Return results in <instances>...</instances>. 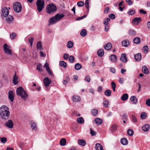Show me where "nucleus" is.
Masks as SVG:
<instances>
[{
    "mask_svg": "<svg viewBox=\"0 0 150 150\" xmlns=\"http://www.w3.org/2000/svg\"><path fill=\"white\" fill-rule=\"evenodd\" d=\"M10 112L8 108L6 105H3L0 108V116L5 120L8 119L10 116Z\"/></svg>",
    "mask_w": 150,
    "mask_h": 150,
    "instance_id": "obj_1",
    "label": "nucleus"
},
{
    "mask_svg": "<svg viewBox=\"0 0 150 150\" xmlns=\"http://www.w3.org/2000/svg\"><path fill=\"white\" fill-rule=\"evenodd\" d=\"M16 93L18 96H20L23 100H25L26 98L28 96L27 92L22 87L20 86L17 88Z\"/></svg>",
    "mask_w": 150,
    "mask_h": 150,
    "instance_id": "obj_2",
    "label": "nucleus"
},
{
    "mask_svg": "<svg viewBox=\"0 0 150 150\" xmlns=\"http://www.w3.org/2000/svg\"><path fill=\"white\" fill-rule=\"evenodd\" d=\"M57 8L55 5L53 4H50L47 6L46 11L49 14H51L56 11Z\"/></svg>",
    "mask_w": 150,
    "mask_h": 150,
    "instance_id": "obj_3",
    "label": "nucleus"
},
{
    "mask_svg": "<svg viewBox=\"0 0 150 150\" xmlns=\"http://www.w3.org/2000/svg\"><path fill=\"white\" fill-rule=\"evenodd\" d=\"M45 2L44 0H37L36 6L37 9L39 12H40L44 7Z\"/></svg>",
    "mask_w": 150,
    "mask_h": 150,
    "instance_id": "obj_4",
    "label": "nucleus"
},
{
    "mask_svg": "<svg viewBox=\"0 0 150 150\" xmlns=\"http://www.w3.org/2000/svg\"><path fill=\"white\" fill-rule=\"evenodd\" d=\"M13 7L14 10L17 13H19L21 11L22 7L21 4L16 2L13 4Z\"/></svg>",
    "mask_w": 150,
    "mask_h": 150,
    "instance_id": "obj_5",
    "label": "nucleus"
},
{
    "mask_svg": "<svg viewBox=\"0 0 150 150\" xmlns=\"http://www.w3.org/2000/svg\"><path fill=\"white\" fill-rule=\"evenodd\" d=\"M3 48L4 49V52L5 53L11 55L12 54L11 51L10 49L11 47L6 44L4 45Z\"/></svg>",
    "mask_w": 150,
    "mask_h": 150,
    "instance_id": "obj_6",
    "label": "nucleus"
},
{
    "mask_svg": "<svg viewBox=\"0 0 150 150\" xmlns=\"http://www.w3.org/2000/svg\"><path fill=\"white\" fill-rule=\"evenodd\" d=\"M48 25L49 26L53 25L58 22L55 16H52L50 18L48 21Z\"/></svg>",
    "mask_w": 150,
    "mask_h": 150,
    "instance_id": "obj_7",
    "label": "nucleus"
},
{
    "mask_svg": "<svg viewBox=\"0 0 150 150\" xmlns=\"http://www.w3.org/2000/svg\"><path fill=\"white\" fill-rule=\"evenodd\" d=\"M14 93L13 91L10 90L8 92V98L11 102L13 101Z\"/></svg>",
    "mask_w": 150,
    "mask_h": 150,
    "instance_id": "obj_8",
    "label": "nucleus"
},
{
    "mask_svg": "<svg viewBox=\"0 0 150 150\" xmlns=\"http://www.w3.org/2000/svg\"><path fill=\"white\" fill-rule=\"evenodd\" d=\"M43 82L45 86L48 87L51 82V81L48 77H45L43 80Z\"/></svg>",
    "mask_w": 150,
    "mask_h": 150,
    "instance_id": "obj_9",
    "label": "nucleus"
},
{
    "mask_svg": "<svg viewBox=\"0 0 150 150\" xmlns=\"http://www.w3.org/2000/svg\"><path fill=\"white\" fill-rule=\"evenodd\" d=\"M30 127L33 130L36 131L37 130L36 124L33 121H31L30 123Z\"/></svg>",
    "mask_w": 150,
    "mask_h": 150,
    "instance_id": "obj_10",
    "label": "nucleus"
},
{
    "mask_svg": "<svg viewBox=\"0 0 150 150\" xmlns=\"http://www.w3.org/2000/svg\"><path fill=\"white\" fill-rule=\"evenodd\" d=\"M4 124L6 126L10 129L12 128L13 126V123L12 121L11 120H8Z\"/></svg>",
    "mask_w": 150,
    "mask_h": 150,
    "instance_id": "obj_11",
    "label": "nucleus"
},
{
    "mask_svg": "<svg viewBox=\"0 0 150 150\" xmlns=\"http://www.w3.org/2000/svg\"><path fill=\"white\" fill-rule=\"evenodd\" d=\"M120 60L124 63H125L127 62V59L125 54L123 53L121 54L120 58Z\"/></svg>",
    "mask_w": 150,
    "mask_h": 150,
    "instance_id": "obj_12",
    "label": "nucleus"
},
{
    "mask_svg": "<svg viewBox=\"0 0 150 150\" xmlns=\"http://www.w3.org/2000/svg\"><path fill=\"white\" fill-rule=\"evenodd\" d=\"M54 16L57 21L58 22L64 16V15L63 14L60 13H57Z\"/></svg>",
    "mask_w": 150,
    "mask_h": 150,
    "instance_id": "obj_13",
    "label": "nucleus"
},
{
    "mask_svg": "<svg viewBox=\"0 0 150 150\" xmlns=\"http://www.w3.org/2000/svg\"><path fill=\"white\" fill-rule=\"evenodd\" d=\"M2 12L4 17H6L8 16L9 13V11L6 7H4L2 8Z\"/></svg>",
    "mask_w": 150,
    "mask_h": 150,
    "instance_id": "obj_14",
    "label": "nucleus"
},
{
    "mask_svg": "<svg viewBox=\"0 0 150 150\" xmlns=\"http://www.w3.org/2000/svg\"><path fill=\"white\" fill-rule=\"evenodd\" d=\"M141 20L140 18H135L133 19L132 23L135 25H137L138 23L141 22Z\"/></svg>",
    "mask_w": 150,
    "mask_h": 150,
    "instance_id": "obj_15",
    "label": "nucleus"
},
{
    "mask_svg": "<svg viewBox=\"0 0 150 150\" xmlns=\"http://www.w3.org/2000/svg\"><path fill=\"white\" fill-rule=\"evenodd\" d=\"M18 77L16 76V73L15 72V74L13 75V82L15 85L18 83Z\"/></svg>",
    "mask_w": 150,
    "mask_h": 150,
    "instance_id": "obj_16",
    "label": "nucleus"
},
{
    "mask_svg": "<svg viewBox=\"0 0 150 150\" xmlns=\"http://www.w3.org/2000/svg\"><path fill=\"white\" fill-rule=\"evenodd\" d=\"M72 99L74 102H77L80 101L81 98L79 96L75 95L72 97Z\"/></svg>",
    "mask_w": 150,
    "mask_h": 150,
    "instance_id": "obj_17",
    "label": "nucleus"
},
{
    "mask_svg": "<svg viewBox=\"0 0 150 150\" xmlns=\"http://www.w3.org/2000/svg\"><path fill=\"white\" fill-rule=\"evenodd\" d=\"M134 59L137 61H139L141 59V54L140 53L136 54L134 55Z\"/></svg>",
    "mask_w": 150,
    "mask_h": 150,
    "instance_id": "obj_18",
    "label": "nucleus"
},
{
    "mask_svg": "<svg viewBox=\"0 0 150 150\" xmlns=\"http://www.w3.org/2000/svg\"><path fill=\"white\" fill-rule=\"evenodd\" d=\"M109 59L111 61L115 63L116 62L117 56L115 54H112L110 56Z\"/></svg>",
    "mask_w": 150,
    "mask_h": 150,
    "instance_id": "obj_19",
    "label": "nucleus"
},
{
    "mask_svg": "<svg viewBox=\"0 0 150 150\" xmlns=\"http://www.w3.org/2000/svg\"><path fill=\"white\" fill-rule=\"evenodd\" d=\"M149 127L150 126L149 124H146L142 127V129L144 131L147 132L149 130Z\"/></svg>",
    "mask_w": 150,
    "mask_h": 150,
    "instance_id": "obj_20",
    "label": "nucleus"
},
{
    "mask_svg": "<svg viewBox=\"0 0 150 150\" xmlns=\"http://www.w3.org/2000/svg\"><path fill=\"white\" fill-rule=\"evenodd\" d=\"M95 149L96 150H103V149L102 146L99 143L96 144Z\"/></svg>",
    "mask_w": 150,
    "mask_h": 150,
    "instance_id": "obj_21",
    "label": "nucleus"
},
{
    "mask_svg": "<svg viewBox=\"0 0 150 150\" xmlns=\"http://www.w3.org/2000/svg\"><path fill=\"white\" fill-rule=\"evenodd\" d=\"M112 47V44L108 42L107 43L105 46H104V47L105 49L107 50H109L111 49Z\"/></svg>",
    "mask_w": 150,
    "mask_h": 150,
    "instance_id": "obj_22",
    "label": "nucleus"
},
{
    "mask_svg": "<svg viewBox=\"0 0 150 150\" xmlns=\"http://www.w3.org/2000/svg\"><path fill=\"white\" fill-rule=\"evenodd\" d=\"M142 71L143 73L147 74L149 73L148 69L145 66H144L142 67Z\"/></svg>",
    "mask_w": 150,
    "mask_h": 150,
    "instance_id": "obj_23",
    "label": "nucleus"
},
{
    "mask_svg": "<svg viewBox=\"0 0 150 150\" xmlns=\"http://www.w3.org/2000/svg\"><path fill=\"white\" fill-rule=\"evenodd\" d=\"M121 143L123 145H126L128 143V141L127 139L125 138H122L120 140Z\"/></svg>",
    "mask_w": 150,
    "mask_h": 150,
    "instance_id": "obj_24",
    "label": "nucleus"
},
{
    "mask_svg": "<svg viewBox=\"0 0 150 150\" xmlns=\"http://www.w3.org/2000/svg\"><path fill=\"white\" fill-rule=\"evenodd\" d=\"M122 45L125 47H127L129 45V41L127 40H124L122 42Z\"/></svg>",
    "mask_w": 150,
    "mask_h": 150,
    "instance_id": "obj_25",
    "label": "nucleus"
},
{
    "mask_svg": "<svg viewBox=\"0 0 150 150\" xmlns=\"http://www.w3.org/2000/svg\"><path fill=\"white\" fill-rule=\"evenodd\" d=\"M97 54L99 56H103L104 54V52L103 50L102 49H99L98 51Z\"/></svg>",
    "mask_w": 150,
    "mask_h": 150,
    "instance_id": "obj_26",
    "label": "nucleus"
},
{
    "mask_svg": "<svg viewBox=\"0 0 150 150\" xmlns=\"http://www.w3.org/2000/svg\"><path fill=\"white\" fill-rule=\"evenodd\" d=\"M96 123L98 125H100L102 122V120L101 119L99 118H96L95 120Z\"/></svg>",
    "mask_w": 150,
    "mask_h": 150,
    "instance_id": "obj_27",
    "label": "nucleus"
},
{
    "mask_svg": "<svg viewBox=\"0 0 150 150\" xmlns=\"http://www.w3.org/2000/svg\"><path fill=\"white\" fill-rule=\"evenodd\" d=\"M78 143L79 144L84 146L86 144V141L84 139H79Z\"/></svg>",
    "mask_w": 150,
    "mask_h": 150,
    "instance_id": "obj_28",
    "label": "nucleus"
},
{
    "mask_svg": "<svg viewBox=\"0 0 150 150\" xmlns=\"http://www.w3.org/2000/svg\"><path fill=\"white\" fill-rule=\"evenodd\" d=\"M130 100L133 102L134 104H136L137 102V99L134 96H133L131 97Z\"/></svg>",
    "mask_w": 150,
    "mask_h": 150,
    "instance_id": "obj_29",
    "label": "nucleus"
},
{
    "mask_svg": "<svg viewBox=\"0 0 150 150\" xmlns=\"http://www.w3.org/2000/svg\"><path fill=\"white\" fill-rule=\"evenodd\" d=\"M117 128V126L116 124H113L111 127V131L112 132H115L116 131Z\"/></svg>",
    "mask_w": 150,
    "mask_h": 150,
    "instance_id": "obj_30",
    "label": "nucleus"
},
{
    "mask_svg": "<svg viewBox=\"0 0 150 150\" xmlns=\"http://www.w3.org/2000/svg\"><path fill=\"white\" fill-rule=\"evenodd\" d=\"M128 95L127 93H125L122 96L121 98L122 100L123 101L126 100L128 98Z\"/></svg>",
    "mask_w": 150,
    "mask_h": 150,
    "instance_id": "obj_31",
    "label": "nucleus"
},
{
    "mask_svg": "<svg viewBox=\"0 0 150 150\" xmlns=\"http://www.w3.org/2000/svg\"><path fill=\"white\" fill-rule=\"evenodd\" d=\"M66 139L63 138L61 139L60 142V144L62 146H64L66 145Z\"/></svg>",
    "mask_w": 150,
    "mask_h": 150,
    "instance_id": "obj_32",
    "label": "nucleus"
},
{
    "mask_svg": "<svg viewBox=\"0 0 150 150\" xmlns=\"http://www.w3.org/2000/svg\"><path fill=\"white\" fill-rule=\"evenodd\" d=\"M82 37H84L87 35V31L85 29H83L80 33Z\"/></svg>",
    "mask_w": 150,
    "mask_h": 150,
    "instance_id": "obj_33",
    "label": "nucleus"
},
{
    "mask_svg": "<svg viewBox=\"0 0 150 150\" xmlns=\"http://www.w3.org/2000/svg\"><path fill=\"white\" fill-rule=\"evenodd\" d=\"M74 45L73 43L71 41H69L67 43V46L69 48H72Z\"/></svg>",
    "mask_w": 150,
    "mask_h": 150,
    "instance_id": "obj_34",
    "label": "nucleus"
},
{
    "mask_svg": "<svg viewBox=\"0 0 150 150\" xmlns=\"http://www.w3.org/2000/svg\"><path fill=\"white\" fill-rule=\"evenodd\" d=\"M133 41L135 43L138 44L140 42V39L138 37H135Z\"/></svg>",
    "mask_w": 150,
    "mask_h": 150,
    "instance_id": "obj_35",
    "label": "nucleus"
},
{
    "mask_svg": "<svg viewBox=\"0 0 150 150\" xmlns=\"http://www.w3.org/2000/svg\"><path fill=\"white\" fill-rule=\"evenodd\" d=\"M60 65L64 68H66L67 67V64L66 62L64 61H61L59 62Z\"/></svg>",
    "mask_w": 150,
    "mask_h": 150,
    "instance_id": "obj_36",
    "label": "nucleus"
},
{
    "mask_svg": "<svg viewBox=\"0 0 150 150\" xmlns=\"http://www.w3.org/2000/svg\"><path fill=\"white\" fill-rule=\"evenodd\" d=\"M81 67V65L79 63H76L75 65V68L76 70H79Z\"/></svg>",
    "mask_w": 150,
    "mask_h": 150,
    "instance_id": "obj_37",
    "label": "nucleus"
},
{
    "mask_svg": "<svg viewBox=\"0 0 150 150\" xmlns=\"http://www.w3.org/2000/svg\"><path fill=\"white\" fill-rule=\"evenodd\" d=\"M36 47L38 49H39L40 50L42 49L41 42L40 41H39L37 42V44Z\"/></svg>",
    "mask_w": 150,
    "mask_h": 150,
    "instance_id": "obj_38",
    "label": "nucleus"
},
{
    "mask_svg": "<svg viewBox=\"0 0 150 150\" xmlns=\"http://www.w3.org/2000/svg\"><path fill=\"white\" fill-rule=\"evenodd\" d=\"M77 121L79 124H81L84 122V120L82 117H80L77 119Z\"/></svg>",
    "mask_w": 150,
    "mask_h": 150,
    "instance_id": "obj_39",
    "label": "nucleus"
},
{
    "mask_svg": "<svg viewBox=\"0 0 150 150\" xmlns=\"http://www.w3.org/2000/svg\"><path fill=\"white\" fill-rule=\"evenodd\" d=\"M111 91L109 89L106 90L105 92V95L107 96H110L111 95Z\"/></svg>",
    "mask_w": 150,
    "mask_h": 150,
    "instance_id": "obj_40",
    "label": "nucleus"
},
{
    "mask_svg": "<svg viewBox=\"0 0 150 150\" xmlns=\"http://www.w3.org/2000/svg\"><path fill=\"white\" fill-rule=\"evenodd\" d=\"M37 69L39 71H42V65L41 64H38L37 65Z\"/></svg>",
    "mask_w": 150,
    "mask_h": 150,
    "instance_id": "obj_41",
    "label": "nucleus"
},
{
    "mask_svg": "<svg viewBox=\"0 0 150 150\" xmlns=\"http://www.w3.org/2000/svg\"><path fill=\"white\" fill-rule=\"evenodd\" d=\"M135 11L134 10L130 9L127 12V14L129 15H132L135 13Z\"/></svg>",
    "mask_w": 150,
    "mask_h": 150,
    "instance_id": "obj_42",
    "label": "nucleus"
},
{
    "mask_svg": "<svg viewBox=\"0 0 150 150\" xmlns=\"http://www.w3.org/2000/svg\"><path fill=\"white\" fill-rule=\"evenodd\" d=\"M13 20V17L11 16H9L6 19V20L7 21L8 23H10Z\"/></svg>",
    "mask_w": 150,
    "mask_h": 150,
    "instance_id": "obj_43",
    "label": "nucleus"
},
{
    "mask_svg": "<svg viewBox=\"0 0 150 150\" xmlns=\"http://www.w3.org/2000/svg\"><path fill=\"white\" fill-rule=\"evenodd\" d=\"M147 115L145 112H143L141 113L140 117L142 119H145Z\"/></svg>",
    "mask_w": 150,
    "mask_h": 150,
    "instance_id": "obj_44",
    "label": "nucleus"
},
{
    "mask_svg": "<svg viewBox=\"0 0 150 150\" xmlns=\"http://www.w3.org/2000/svg\"><path fill=\"white\" fill-rule=\"evenodd\" d=\"M92 113L94 116H96L98 113V111L97 109H93L92 110Z\"/></svg>",
    "mask_w": 150,
    "mask_h": 150,
    "instance_id": "obj_45",
    "label": "nucleus"
},
{
    "mask_svg": "<svg viewBox=\"0 0 150 150\" xmlns=\"http://www.w3.org/2000/svg\"><path fill=\"white\" fill-rule=\"evenodd\" d=\"M111 85L112 88L114 91H115V88L116 85L114 81H112L111 83Z\"/></svg>",
    "mask_w": 150,
    "mask_h": 150,
    "instance_id": "obj_46",
    "label": "nucleus"
},
{
    "mask_svg": "<svg viewBox=\"0 0 150 150\" xmlns=\"http://www.w3.org/2000/svg\"><path fill=\"white\" fill-rule=\"evenodd\" d=\"M89 0H86L85 3V5L88 11H89Z\"/></svg>",
    "mask_w": 150,
    "mask_h": 150,
    "instance_id": "obj_47",
    "label": "nucleus"
},
{
    "mask_svg": "<svg viewBox=\"0 0 150 150\" xmlns=\"http://www.w3.org/2000/svg\"><path fill=\"white\" fill-rule=\"evenodd\" d=\"M129 34L131 36H134L135 35V32L133 30H130L129 32Z\"/></svg>",
    "mask_w": 150,
    "mask_h": 150,
    "instance_id": "obj_48",
    "label": "nucleus"
},
{
    "mask_svg": "<svg viewBox=\"0 0 150 150\" xmlns=\"http://www.w3.org/2000/svg\"><path fill=\"white\" fill-rule=\"evenodd\" d=\"M127 134L130 136H132L133 134V131L131 129H129L127 132Z\"/></svg>",
    "mask_w": 150,
    "mask_h": 150,
    "instance_id": "obj_49",
    "label": "nucleus"
},
{
    "mask_svg": "<svg viewBox=\"0 0 150 150\" xmlns=\"http://www.w3.org/2000/svg\"><path fill=\"white\" fill-rule=\"evenodd\" d=\"M74 57L73 56H71L69 58V61L71 63H73L74 62Z\"/></svg>",
    "mask_w": 150,
    "mask_h": 150,
    "instance_id": "obj_50",
    "label": "nucleus"
},
{
    "mask_svg": "<svg viewBox=\"0 0 150 150\" xmlns=\"http://www.w3.org/2000/svg\"><path fill=\"white\" fill-rule=\"evenodd\" d=\"M78 6L79 7H81L84 5V3L81 1H79L77 3Z\"/></svg>",
    "mask_w": 150,
    "mask_h": 150,
    "instance_id": "obj_51",
    "label": "nucleus"
},
{
    "mask_svg": "<svg viewBox=\"0 0 150 150\" xmlns=\"http://www.w3.org/2000/svg\"><path fill=\"white\" fill-rule=\"evenodd\" d=\"M108 100L104 101L103 102L104 106L106 108H108Z\"/></svg>",
    "mask_w": 150,
    "mask_h": 150,
    "instance_id": "obj_52",
    "label": "nucleus"
},
{
    "mask_svg": "<svg viewBox=\"0 0 150 150\" xmlns=\"http://www.w3.org/2000/svg\"><path fill=\"white\" fill-rule=\"evenodd\" d=\"M10 37L11 39L13 40L16 37V34L15 33H13L10 35Z\"/></svg>",
    "mask_w": 150,
    "mask_h": 150,
    "instance_id": "obj_53",
    "label": "nucleus"
},
{
    "mask_svg": "<svg viewBox=\"0 0 150 150\" xmlns=\"http://www.w3.org/2000/svg\"><path fill=\"white\" fill-rule=\"evenodd\" d=\"M132 120L134 122H136L137 121V117L134 115H132Z\"/></svg>",
    "mask_w": 150,
    "mask_h": 150,
    "instance_id": "obj_54",
    "label": "nucleus"
},
{
    "mask_svg": "<svg viewBox=\"0 0 150 150\" xmlns=\"http://www.w3.org/2000/svg\"><path fill=\"white\" fill-rule=\"evenodd\" d=\"M91 78L90 76L89 75L87 76L85 79V81H87L88 82H89L90 81Z\"/></svg>",
    "mask_w": 150,
    "mask_h": 150,
    "instance_id": "obj_55",
    "label": "nucleus"
},
{
    "mask_svg": "<svg viewBox=\"0 0 150 150\" xmlns=\"http://www.w3.org/2000/svg\"><path fill=\"white\" fill-rule=\"evenodd\" d=\"M34 38H31L30 39H29V42L30 44V46L32 47L33 45V41Z\"/></svg>",
    "mask_w": 150,
    "mask_h": 150,
    "instance_id": "obj_56",
    "label": "nucleus"
},
{
    "mask_svg": "<svg viewBox=\"0 0 150 150\" xmlns=\"http://www.w3.org/2000/svg\"><path fill=\"white\" fill-rule=\"evenodd\" d=\"M126 1L129 5H131L133 4V2L131 0H126Z\"/></svg>",
    "mask_w": 150,
    "mask_h": 150,
    "instance_id": "obj_57",
    "label": "nucleus"
},
{
    "mask_svg": "<svg viewBox=\"0 0 150 150\" xmlns=\"http://www.w3.org/2000/svg\"><path fill=\"white\" fill-rule=\"evenodd\" d=\"M90 134L92 136H94L96 134V132L93 131L91 128L90 129Z\"/></svg>",
    "mask_w": 150,
    "mask_h": 150,
    "instance_id": "obj_58",
    "label": "nucleus"
},
{
    "mask_svg": "<svg viewBox=\"0 0 150 150\" xmlns=\"http://www.w3.org/2000/svg\"><path fill=\"white\" fill-rule=\"evenodd\" d=\"M109 17L111 19H114L115 18V16L114 14L112 13L109 15Z\"/></svg>",
    "mask_w": 150,
    "mask_h": 150,
    "instance_id": "obj_59",
    "label": "nucleus"
},
{
    "mask_svg": "<svg viewBox=\"0 0 150 150\" xmlns=\"http://www.w3.org/2000/svg\"><path fill=\"white\" fill-rule=\"evenodd\" d=\"M109 7H107L105 8L104 11V12L105 13L107 14L109 11Z\"/></svg>",
    "mask_w": 150,
    "mask_h": 150,
    "instance_id": "obj_60",
    "label": "nucleus"
},
{
    "mask_svg": "<svg viewBox=\"0 0 150 150\" xmlns=\"http://www.w3.org/2000/svg\"><path fill=\"white\" fill-rule=\"evenodd\" d=\"M146 103L147 105L150 106V99H148L146 101Z\"/></svg>",
    "mask_w": 150,
    "mask_h": 150,
    "instance_id": "obj_61",
    "label": "nucleus"
},
{
    "mask_svg": "<svg viewBox=\"0 0 150 150\" xmlns=\"http://www.w3.org/2000/svg\"><path fill=\"white\" fill-rule=\"evenodd\" d=\"M69 55L65 53L64 55V58L66 60H67L69 58Z\"/></svg>",
    "mask_w": 150,
    "mask_h": 150,
    "instance_id": "obj_62",
    "label": "nucleus"
},
{
    "mask_svg": "<svg viewBox=\"0 0 150 150\" xmlns=\"http://www.w3.org/2000/svg\"><path fill=\"white\" fill-rule=\"evenodd\" d=\"M139 12L142 14H145L146 13V12L143 9H141L139 10Z\"/></svg>",
    "mask_w": 150,
    "mask_h": 150,
    "instance_id": "obj_63",
    "label": "nucleus"
},
{
    "mask_svg": "<svg viewBox=\"0 0 150 150\" xmlns=\"http://www.w3.org/2000/svg\"><path fill=\"white\" fill-rule=\"evenodd\" d=\"M110 71L113 74H115V68L113 67L110 68Z\"/></svg>",
    "mask_w": 150,
    "mask_h": 150,
    "instance_id": "obj_64",
    "label": "nucleus"
}]
</instances>
